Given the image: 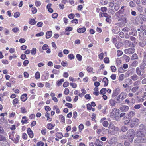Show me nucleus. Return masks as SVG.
I'll list each match as a JSON object with an SVG mask.
<instances>
[{
    "label": "nucleus",
    "mask_w": 146,
    "mask_h": 146,
    "mask_svg": "<svg viewBox=\"0 0 146 146\" xmlns=\"http://www.w3.org/2000/svg\"><path fill=\"white\" fill-rule=\"evenodd\" d=\"M35 77L36 79H38L40 78V72L38 71H37L35 75Z\"/></svg>",
    "instance_id": "33"
},
{
    "label": "nucleus",
    "mask_w": 146,
    "mask_h": 146,
    "mask_svg": "<svg viewBox=\"0 0 146 146\" xmlns=\"http://www.w3.org/2000/svg\"><path fill=\"white\" fill-rule=\"evenodd\" d=\"M64 81V78H62L57 81L56 83V86H61L62 82H63Z\"/></svg>",
    "instance_id": "14"
},
{
    "label": "nucleus",
    "mask_w": 146,
    "mask_h": 146,
    "mask_svg": "<svg viewBox=\"0 0 146 146\" xmlns=\"http://www.w3.org/2000/svg\"><path fill=\"white\" fill-rule=\"evenodd\" d=\"M138 56L136 54H133L132 56L131 57V59L132 60L136 59H138Z\"/></svg>",
    "instance_id": "42"
},
{
    "label": "nucleus",
    "mask_w": 146,
    "mask_h": 146,
    "mask_svg": "<svg viewBox=\"0 0 146 146\" xmlns=\"http://www.w3.org/2000/svg\"><path fill=\"white\" fill-rule=\"evenodd\" d=\"M136 135L138 137H143L144 136V132L142 131H137V132Z\"/></svg>",
    "instance_id": "17"
},
{
    "label": "nucleus",
    "mask_w": 146,
    "mask_h": 146,
    "mask_svg": "<svg viewBox=\"0 0 146 146\" xmlns=\"http://www.w3.org/2000/svg\"><path fill=\"white\" fill-rule=\"evenodd\" d=\"M68 17L70 19H72L75 17V15L74 14L71 13L68 15Z\"/></svg>",
    "instance_id": "58"
},
{
    "label": "nucleus",
    "mask_w": 146,
    "mask_h": 146,
    "mask_svg": "<svg viewBox=\"0 0 146 146\" xmlns=\"http://www.w3.org/2000/svg\"><path fill=\"white\" fill-rule=\"evenodd\" d=\"M109 102L110 106H114L115 105L116 102L115 100L113 99H111L110 100Z\"/></svg>",
    "instance_id": "24"
},
{
    "label": "nucleus",
    "mask_w": 146,
    "mask_h": 146,
    "mask_svg": "<svg viewBox=\"0 0 146 146\" xmlns=\"http://www.w3.org/2000/svg\"><path fill=\"white\" fill-rule=\"evenodd\" d=\"M59 71L56 69H53L52 71V72L55 74H58L59 73Z\"/></svg>",
    "instance_id": "63"
},
{
    "label": "nucleus",
    "mask_w": 146,
    "mask_h": 146,
    "mask_svg": "<svg viewBox=\"0 0 146 146\" xmlns=\"http://www.w3.org/2000/svg\"><path fill=\"white\" fill-rule=\"evenodd\" d=\"M125 7L124 6H122L121 9L115 14V15L117 17H119L120 14H122L124 11V9H123Z\"/></svg>",
    "instance_id": "10"
},
{
    "label": "nucleus",
    "mask_w": 146,
    "mask_h": 146,
    "mask_svg": "<svg viewBox=\"0 0 146 146\" xmlns=\"http://www.w3.org/2000/svg\"><path fill=\"white\" fill-rule=\"evenodd\" d=\"M102 82L104 83V87L107 86L108 84V80L107 78L106 77L103 78L102 80Z\"/></svg>",
    "instance_id": "13"
},
{
    "label": "nucleus",
    "mask_w": 146,
    "mask_h": 146,
    "mask_svg": "<svg viewBox=\"0 0 146 146\" xmlns=\"http://www.w3.org/2000/svg\"><path fill=\"white\" fill-rule=\"evenodd\" d=\"M131 120L128 118V119L125 120L123 123L124 125H127L129 123L131 122Z\"/></svg>",
    "instance_id": "48"
},
{
    "label": "nucleus",
    "mask_w": 146,
    "mask_h": 146,
    "mask_svg": "<svg viewBox=\"0 0 146 146\" xmlns=\"http://www.w3.org/2000/svg\"><path fill=\"white\" fill-rule=\"evenodd\" d=\"M55 126L54 125H53L51 123H48L47 125V128L49 130L52 129Z\"/></svg>",
    "instance_id": "30"
},
{
    "label": "nucleus",
    "mask_w": 146,
    "mask_h": 146,
    "mask_svg": "<svg viewBox=\"0 0 146 146\" xmlns=\"http://www.w3.org/2000/svg\"><path fill=\"white\" fill-rule=\"evenodd\" d=\"M111 16H108V17L106 18V21L108 23H110L111 22Z\"/></svg>",
    "instance_id": "55"
},
{
    "label": "nucleus",
    "mask_w": 146,
    "mask_h": 146,
    "mask_svg": "<svg viewBox=\"0 0 146 146\" xmlns=\"http://www.w3.org/2000/svg\"><path fill=\"white\" fill-rule=\"evenodd\" d=\"M135 51V49L134 48H129L125 49L124 50L125 53L126 54H132L134 53Z\"/></svg>",
    "instance_id": "3"
},
{
    "label": "nucleus",
    "mask_w": 146,
    "mask_h": 146,
    "mask_svg": "<svg viewBox=\"0 0 146 146\" xmlns=\"http://www.w3.org/2000/svg\"><path fill=\"white\" fill-rule=\"evenodd\" d=\"M65 106L69 108H71L73 107L72 105L70 103H67L65 104Z\"/></svg>",
    "instance_id": "41"
},
{
    "label": "nucleus",
    "mask_w": 146,
    "mask_h": 146,
    "mask_svg": "<svg viewBox=\"0 0 146 146\" xmlns=\"http://www.w3.org/2000/svg\"><path fill=\"white\" fill-rule=\"evenodd\" d=\"M129 109V107L126 105H123L119 108V110L121 111L127 112Z\"/></svg>",
    "instance_id": "5"
},
{
    "label": "nucleus",
    "mask_w": 146,
    "mask_h": 146,
    "mask_svg": "<svg viewBox=\"0 0 146 146\" xmlns=\"http://www.w3.org/2000/svg\"><path fill=\"white\" fill-rule=\"evenodd\" d=\"M120 92V89L119 88H117L113 90V93L112 95V97H114L117 95Z\"/></svg>",
    "instance_id": "8"
},
{
    "label": "nucleus",
    "mask_w": 146,
    "mask_h": 146,
    "mask_svg": "<svg viewBox=\"0 0 146 146\" xmlns=\"http://www.w3.org/2000/svg\"><path fill=\"white\" fill-rule=\"evenodd\" d=\"M100 2L102 5H104L108 3V1L107 0H100Z\"/></svg>",
    "instance_id": "40"
},
{
    "label": "nucleus",
    "mask_w": 146,
    "mask_h": 146,
    "mask_svg": "<svg viewBox=\"0 0 146 146\" xmlns=\"http://www.w3.org/2000/svg\"><path fill=\"white\" fill-rule=\"evenodd\" d=\"M28 119H27V117L26 116H23L22 118V120H21V123L22 124H24L28 122L27 121Z\"/></svg>",
    "instance_id": "22"
},
{
    "label": "nucleus",
    "mask_w": 146,
    "mask_h": 146,
    "mask_svg": "<svg viewBox=\"0 0 146 146\" xmlns=\"http://www.w3.org/2000/svg\"><path fill=\"white\" fill-rule=\"evenodd\" d=\"M36 23V21H35L34 19H30L29 21V24L33 25L35 24Z\"/></svg>",
    "instance_id": "28"
},
{
    "label": "nucleus",
    "mask_w": 146,
    "mask_h": 146,
    "mask_svg": "<svg viewBox=\"0 0 146 146\" xmlns=\"http://www.w3.org/2000/svg\"><path fill=\"white\" fill-rule=\"evenodd\" d=\"M53 110H56V113L57 114L60 113V110L57 105H54L53 106Z\"/></svg>",
    "instance_id": "27"
},
{
    "label": "nucleus",
    "mask_w": 146,
    "mask_h": 146,
    "mask_svg": "<svg viewBox=\"0 0 146 146\" xmlns=\"http://www.w3.org/2000/svg\"><path fill=\"white\" fill-rule=\"evenodd\" d=\"M52 34V31H47L46 33V38L47 39H49L51 37Z\"/></svg>",
    "instance_id": "12"
},
{
    "label": "nucleus",
    "mask_w": 146,
    "mask_h": 146,
    "mask_svg": "<svg viewBox=\"0 0 146 146\" xmlns=\"http://www.w3.org/2000/svg\"><path fill=\"white\" fill-rule=\"evenodd\" d=\"M139 86H137L132 88L131 89V91L133 93L135 92L139 88Z\"/></svg>",
    "instance_id": "38"
},
{
    "label": "nucleus",
    "mask_w": 146,
    "mask_h": 146,
    "mask_svg": "<svg viewBox=\"0 0 146 146\" xmlns=\"http://www.w3.org/2000/svg\"><path fill=\"white\" fill-rule=\"evenodd\" d=\"M95 144L96 146H102L103 145V142L98 139H97Z\"/></svg>",
    "instance_id": "15"
},
{
    "label": "nucleus",
    "mask_w": 146,
    "mask_h": 146,
    "mask_svg": "<svg viewBox=\"0 0 146 146\" xmlns=\"http://www.w3.org/2000/svg\"><path fill=\"white\" fill-rule=\"evenodd\" d=\"M120 110L117 108H114L110 113V117L113 120H118L119 119Z\"/></svg>",
    "instance_id": "1"
},
{
    "label": "nucleus",
    "mask_w": 146,
    "mask_h": 146,
    "mask_svg": "<svg viewBox=\"0 0 146 146\" xmlns=\"http://www.w3.org/2000/svg\"><path fill=\"white\" fill-rule=\"evenodd\" d=\"M131 121L133 122L136 125V124H138V123L139 120L137 118H133L132 120H131Z\"/></svg>",
    "instance_id": "44"
},
{
    "label": "nucleus",
    "mask_w": 146,
    "mask_h": 146,
    "mask_svg": "<svg viewBox=\"0 0 146 146\" xmlns=\"http://www.w3.org/2000/svg\"><path fill=\"white\" fill-rule=\"evenodd\" d=\"M115 45L117 49H119L120 47L122 46V44L121 42H118L117 43L115 44Z\"/></svg>",
    "instance_id": "34"
},
{
    "label": "nucleus",
    "mask_w": 146,
    "mask_h": 146,
    "mask_svg": "<svg viewBox=\"0 0 146 146\" xmlns=\"http://www.w3.org/2000/svg\"><path fill=\"white\" fill-rule=\"evenodd\" d=\"M22 137L23 139L26 140L27 139V135L25 133H24L22 134Z\"/></svg>",
    "instance_id": "60"
},
{
    "label": "nucleus",
    "mask_w": 146,
    "mask_h": 146,
    "mask_svg": "<svg viewBox=\"0 0 146 146\" xmlns=\"http://www.w3.org/2000/svg\"><path fill=\"white\" fill-rule=\"evenodd\" d=\"M110 68L111 70V71L113 72H115L116 71V67L114 66H111Z\"/></svg>",
    "instance_id": "61"
},
{
    "label": "nucleus",
    "mask_w": 146,
    "mask_h": 146,
    "mask_svg": "<svg viewBox=\"0 0 146 146\" xmlns=\"http://www.w3.org/2000/svg\"><path fill=\"white\" fill-rule=\"evenodd\" d=\"M136 70L137 74L139 75H140L141 74V72L140 68L139 67L137 68Z\"/></svg>",
    "instance_id": "57"
},
{
    "label": "nucleus",
    "mask_w": 146,
    "mask_h": 146,
    "mask_svg": "<svg viewBox=\"0 0 146 146\" xmlns=\"http://www.w3.org/2000/svg\"><path fill=\"white\" fill-rule=\"evenodd\" d=\"M94 91L93 92V94L96 96H98L99 93L98 88L95 87L94 89Z\"/></svg>",
    "instance_id": "20"
},
{
    "label": "nucleus",
    "mask_w": 146,
    "mask_h": 146,
    "mask_svg": "<svg viewBox=\"0 0 146 146\" xmlns=\"http://www.w3.org/2000/svg\"><path fill=\"white\" fill-rule=\"evenodd\" d=\"M76 57L77 59L79 61H81L82 60V56L79 54H77L76 55Z\"/></svg>",
    "instance_id": "45"
},
{
    "label": "nucleus",
    "mask_w": 146,
    "mask_h": 146,
    "mask_svg": "<svg viewBox=\"0 0 146 146\" xmlns=\"http://www.w3.org/2000/svg\"><path fill=\"white\" fill-rule=\"evenodd\" d=\"M15 134V132L14 131H12L9 135V138L12 140L14 141V135Z\"/></svg>",
    "instance_id": "26"
},
{
    "label": "nucleus",
    "mask_w": 146,
    "mask_h": 146,
    "mask_svg": "<svg viewBox=\"0 0 146 146\" xmlns=\"http://www.w3.org/2000/svg\"><path fill=\"white\" fill-rule=\"evenodd\" d=\"M56 137L58 139H61L63 136L61 132H57L56 134Z\"/></svg>",
    "instance_id": "21"
},
{
    "label": "nucleus",
    "mask_w": 146,
    "mask_h": 146,
    "mask_svg": "<svg viewBox=\"0 0 146 146\" xmlns=\"http://www.w3.org/2000/svg\"><path fill=\"white\" fill-rule=\"evenodd\" d=\"M135 132L133 129H129L127 132V135L128 137L134 136Z\"/></svg>",
    "instance_id": "11"
},
{
    "label": "nucleus",
    "mask_w": 146,
    "mask_h": 146,
    "mask_svg": "<svg viewBox=\"0 0 146 146\" xmlns=\"http://www.w3.org/2000/svg\"><path fill=\"white\" fill-rule=\"evenodd\" d=\"M69 90L68 88H66L64 91V93L65 94L67 95L69 93Z\"/></svg>",
    "instance_id": "47"
},
{
    "label": "nucleus",
    "mask_w": 146,
    "mask_h": 146,
    "mask_svg": "<svg viewBox=\"0 0 146 146\" xmlns=\"http://www.w3.org/2000/svg\"><path fill=\"white\" fill-rule=\"evenodd\" d=\"M44 145V143L42 141H39L37 143V146H43Z\"/></svg>",
    "instance_id": "64"
},
{
    "label": "nucleus",
    "mask_w": 146,
    "mask_h": 146,
    "mask_svg": "<svg viewBox=\"0 0 146 146\" xmlns=\"http://www.w3.org/2000/svg\"><path fill=\"white\" fill-rule=\"evenodd\" d=\"M106 119L105 117L102 118L100 121V123H102L104 127H106L108 125L109 123L108 121H105Z\"/></svg>",
    "instance_id": "4"
},
{
    "label": "nucleus",
    "mask_w": 146,
    "mask_h": 146,
    "mask_svg": "<svg viewBox=\"0 0 146 146\" xmlns=\"http://www.w3.org/2000/svg\"><path fill=\"white\" fill-rule=\"evenodd\" d=\"M6 137L3 135H0V141H6Z\"/></svg>",
    "instance_id": "49"
},
{
    "label": "nucleus",
    "mask_w": 146,
    "mask_h": 146,
    "mask_svg": "<svg viewBox=\"0 0 146 146\" xmlns=\"http://www.w3.org/2000/svg\"><path fill=\"white\" fill-rule=\"evenodd\" d=\"M48 48V45L46 44H44L42 47L43 50H46Z\"/></svg>",
    "instance_id": "53"
},
{
    "label": "nucleus",
    "mask_w": 146,
    "mask_h": 146,
    "mask_svg": "<svg viewBox=\"0 0 146 146\" xmlns=\"http://www.w3.org/2000/svg\"><path fill=\"white\" fill-rule=\"evenodd\" d=\"M49 77V73L48 71L44 73V74L42 75L41 78L43 80H46L48 79Z\"/></svg>",
    "instance_id": "7"
},
{
    "label": "nucleus",
    "mask_w": 146,
    "mask_h": 146,
    "mask_svg": "<svg viewBox=\"0 0 146 146\" xmlns=\"http://www.w3.org/2000/svg\"><path fill=\"white\" fill-rule=\"evenodd\" d=\"M20 111L22 113H25L27 112L26 109L24 107H21L20 108Z\"/></svg>",
    "instance_id": "32"
},
{
    "label": "nucleus",
    "mask_w": 146,
    "mask_h": 146,
    "mask_svg": "<svg viewBox=\"0 0 146 146\" xmlns=\"http://www.w3.org/2000/svg\"><path fill=\"white\" fill-rule=\"evenodd\" d=\"M119 6L117 4H115L114 6V9L116 11H117L119 9Z\"/></svg>",
    "instance_id": "62"
},
{
    "label": "nucleus",
    "mask_w": 146,
    "mask_h": 146,
    "mask_svg": "<svg viewBox=\"0 0 146 146\" xmlns=\"http://www.w3.org/2000/svg\"><path fill=\"white\" fill-rule=\"evenodd\" d=\"M60 122L62 123H64L65 122V119L64 117L62 115H60L59 116Z\"/></svg>",
    "instance_id": "19"
},
{
    "label": "nucleus",
    "mask_w": 146,
    "mask_h": 146,
    "mask_svg": "<svg viewBox=\"0 0 146 146\" xmlns=\"http://www.w3.org/2000/svg\"><path fill=\"white\" fill-rule=\"evenodd\" d=\"M74 94L75 95H78L80 97H82L84 96L83 94L80 93V91L78 90H75L74 92Z\"/></svg>",
    "instance_id": "18"
},
{
    "label": "nucleus",
    "mask_w": 146,
    "mask_h": 146,
    "mask_svg": "<svg viewBox=\"0 0 146 146\" xmlns=\"http://www.w3.org/2000/svg\"><path fill=\"white\" fill-rule=\"evenodd\" d=\"M124 74H122L120 75L119 77V81H122L124 79Z\"/></svg>",
    "instance_id": "51"
},
{
    "label": "nucleus",
    "mask_w": 146,
    "mask_h": 146,
    "mask_svg": "<svg viewBox=\"0 0 146 146\" xmlns=\"http://www.w3.org/2000/svg\"><path fill=\"white\" fill-rule=\"evenodd\" d=\"M31 11L33 14H35L37 12V9L35 7H33L31 9Z\"/></svg>",
    "instance_id": "46"
},
{
    "label": "nucleus",
    "mask_w": 146,
    "mask_h": 146,
    "mask_svg": "<svg viewBox=\"0 0 146 146\" xmlns=\"http://www.w3.org/2000/svg\"><path fill=\"white\" fill-rule=\"evenodd\" d=\"M86 31V28L84 27L77 29V31L79 33H83Z\"/></svg>",
    "instance_id": "16"
},
{
    "label": "nucleus",
    "mask_w": 146,
    "mask_h": 146,
    "mask_svg": "<svg viewBox=\"0 0 146 146\" xmlns=\"http://www.w3.org/2000/svg\"><path fill=\"white\" fill-rule=\"evenodd\" d=\"M118 21H121L124 23H127V20L126 17H122L119 18L118 20Z\"/></svg>",
    "instance_id": "31"
},
{
    "label": "nucleus",
    "mask_w": 146,
    "mask_h": 146,
    "mask_svg": "<svg viewBox=\"0 0 146 146\" xmlns=\"http://www.w3.org/2000/svg\"><path fill=\"white\" fill-rule=\"evenodd\" d=\"M29 117L30 119H34L35 117V115L34 114H31L29 115Z\"/></svg>",
    "instance_id": "59"
},
{
    "label": "nucleus",
    "mask_w": 146,
    "mask_h": 146,
    "mask_svg": "<svg viewBox=\"0 0 146 146\" xmlns=\"http://www.w3.org/2000/svg\"><path fill=\"white\" fill-rule=\"evenodd\" d=\"M135 115V112L133 111H130L128 113L127 115L129 117H132L134 116Z\"/></svg>",
    "instance_id": "29"
},
{
    "label": "nucleus",
    "mask_w": 146,
    "mask_h": 146,
    "mask_svg": "<svg viewBox=\"0 0 146 146\" xmlns=\"http://www.w3.org/2000/svg\"><path fill=\"white\" fill-rule=\"evenodd\" d=\"M78 128L80 130V132L82 130L84 129V125L82 124H80L78 126Z\"/></svg>",
    "instance_id": "56"
},
{
    "label": "nucleus",
    "mask_w": 146,
    "mask_h": 146,
    "mask_svg": "<svg viewBox=\"0 0 146 146\" xmlns=\"http://www.w3.org/2000/svg\"><path fill=\"white\" fill-rule=\"evenodd\" d=\"M68 58L70 60H72L74 59V56L73 54H69L68 55Z\"/></svg>",
    "instance_id": "50"
},
{
    "label": "nucleus",
    "mask_w": 146,
    "mask_h": 146,
    "mask_svg": "<svg viewBox=\"0 0 146 146\" xmlns=\"http://www.w3.org/2000/svg\"><path fill=\"white\" fill-rule=\"evenodd\" d=\"M36 52V49L35 48H33L31 52V54L32 55H35Z\"/></svg>",
    "instance_id": "35"
},
{
    "label": "nucleus",
    "mask_w": 146,
    "mask_h": 146,
    "mask_svg": "<svg viewBox=\"0 0 146 146\" xmlns=\"http://www.w3.org/2000/svg\"><path fill=\"white\" fill-rule=\"evenodd\" d=\"M27 133L29 136L31 138H33L34 137V134L33 131L31 130V129L30 128H28L27 130Z\"/></svg>",
    "instance_id": "6"
},
{
    "label": "nucleus",
    "mask_w": 146,
    "mask_h": 146,
    "mask_svg": "<svg viewBox=\"0 0 146 146\" xmlns=\"http://www.w3.org/2000/svg\"><path fill=\"white\" fill-rule=\"evenodd\" d=\"M107 92V90L106 88H103L101 89L100 93L102 94H104Z\"/></svg>",
    "instance_id": "36"
},
{
    "label": "nucleus",
    "mask_w": 146,
    "mask_h": 146,
    "mask_svg": "<svg viewBox=\"0 0 146 146\" xmlns=\"http://www.w3.org/2000/svg\"><path fill=\"white\" fill-rule=\"evenodd\" d=\"M19 139V136L17 134H16L15 135L14 142L16 143H17Z\"/></svg>",
    "instance_id": "25"
},
{
    "label": "nucleus",
    "mask_w": 146,
    "mask_h": 146,
    "mask_svg": "<svg viewBox=\"0 0 146 146\" xmlns=\"http://www.w3.org/2000/svg\"><path fill=\"white\" fill-rule=\"evenodd\" d=\"M85 98L86 100H90L91 98L90 95L89 94H87L85 95Z\"/></svg>",
    "instance_id": "54"
},
{
    "label": "nucleus",
    "mask_w": 146,
    "mask_h": 146,
    "mask_svg": "<svg viewBox=\"0 0 146 146\" xmlns=\"http://www.w3.org/2000/svg\"><path fill=\"white\" fill-rule=\"evenodd\" d=\"M131 78L133 80L135 81L138 79V77L136 74H135L131 76Z\"/></svg>",
    "instance_id": "43"
},
{
    "label": "nucleus",
    "mask_w": 146,
    "mask_h": 146,
    "mask_svg": "<svg viewBox=\"0 0 146 146\" xmlns=\"http://www.w3.org/2000/svg\"><path fill=\"white\" fill-rule=\"evenodd\" d=\"M27 94L26 93H24L22 94L20 97L21 100L23 102H25L27 99Z\"/></svg>",
    "instance_id": "9"
},
{
    "label": "nucleus",
    "mask_w": 146,
    "mask_h": 146,
    "mask_svg": "<svg viewBox=\"0 0 146 146\" xmlns=\"http://www.w3.org/2000/svg\"><path fill=\"white\" fill-rule=\"evenodd\" d=\"M92 107V106L90 103H88L86 105V108L88 110L90 111Z\"/></svg>",
    "instance_id": "52"
},
{
    "label": "nucleus",
    "mask_w": 146,
    "mask_h": 146,
    "mask_svg": "<svg viewBox=\"0 0 146 146\" xmlns=\"http://www.w3.org/2000/svg\"><path fill=\"white\" fill-rule=\"evenodd\" d=\"M86 70L88 72L91 73L93 71V68L90 66H88L86 68Z\"/></svg>",
    "instance_id": "37"
},
{
    "label": "nucleus",
    "mask_w": 146,
    "mask_h": 146,
    "mask_svg": "<svg viewBox=\"0 0 146 146\" xmlns=\"http://www.w3.org/2000/svg\"><path fill=\"white\" fill-rule=\"evenodd\" d=\"M127 97V93L124 92H122L118 96L116 99L118 103L121 102Z\"/></svg>",
    "instance_id": "2"
},
{
    "label": "nucleus",
    "mask_w": 146,
    "mask_h": 146,
    "mask_svg": "<svg viewBox=\"0 0 146 146\" xmlns=\"http://www.w3.org/2000/svg\"><path fill=\"white\" fill-rule=\"evenodd\" d=\"M19 100L18 98H15L12 101V104L14 106H16L17 104H19Z\"/></svg>",
    "instance_id": "23"
},
{
    "label": "nucleus",
    "mask_w": 146,
    "mask_h": 146,
    "mask_svg": "<svg viewBox=\"0 0 146 146\" xmlns=\"http://www.w3.org/2000/svg\"><path fill=\"white\" fill-rule=\"evenodd\" d=\"M104 62L106 64H108L110 63V60L108 57H106L104 59Z\"/></svg>",
    "instance_id": "39"
}]
</instances>
